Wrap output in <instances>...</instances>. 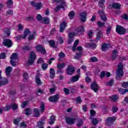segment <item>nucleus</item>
<instances>
[{
	"mask_svg": "<svg viewBox=\"0 0 128 128\" xmlns=\"http://www.w3.org/2000/svg\"><path fill=\"white\" fill-rule=\"evenodd\" d=\"M74 11H71L69 14H68V16L70 18V20H72L74 18Z\"/></svg>",
	"mask_w": 128,
	"mask_h": 128,
	"instance_id": "32",
	"label": "nucleus"
},
{
	"mask_svg": "<svg viewBox=\"0 0 128 128\" xmlns=\"http://www.w3.org/2000/svg\"><path fill=\"white\" fill-rule=\"evenodd\" d=\"M84 32V26H82L78 28L75 32L69 33L68 42L72 44V42H74V36H78V34H82Z\"/></svg>",
	"mask_w": 128,
	"mask_h": 128,
	"instance_id": "1",
	"label": "nucleus"
},
{
	"mask_svg": "<svg viewBox=\"0 0 128 128\" xmlns=\"http://www.w3.org/2000/svg\"><path fill=\"white\" fill-rule=\"evenodd\" d=\"M36 55L34 52H30V58L28 60V64H32L34 62V60H36Z\"/></svg>",
	"mask_w": 128,
	"mask_h": 128,
	"instance_id": "5",
	"label": "nucleus"
},
{
	"mask_svg": "<svg viewBox=\"0 0 128 128\" xmlns=\"http://www.w3.org/2000/svg\"><path fill=\"white\" fill-rule=\"evenodd\" d=\"M26 104H28V101L24 102L22 103V108H26Z\"/></svg>",
	"mask_w": 128,
	"mask_h": 128,
	"instance_id": "53",
	"label": "nucleus"
},
{
	"mask_svg": "<svg viewBox=\"0 0 128 128\" xmlns=\"http://www.w3.org/2000/svg\"><path fill=\"white\" fill-rule=\"evenodd\" d=\"M111 30H112V27L110 26H108L106 31V34H108V36L110 34Z\"/></svg>",
	"mask_w": 128,
	"mask_h": 128,
	"instance_id": "46",
	"label": "nucleus"
},
{
	"mask_svg": "<svg viewBox=\"0 0 128 128\" xmlns=\"http://www.w3.org/2000/svg\"><path fill=\"white\" fill-rule=\"evenodd\" d=\"M64 92L66 94H70V90L66 88L64 89Z\"/></svg>",
	"mask_w": 128,
	"mask_h": 128,
	"instance_id": "62",
	"label": "nucleus"
},
{
	"mask_svg": "<svg viewBox=\"0 0 128 128\" xmlns=\"http://www.w3.org/2000/svg\"><path fill=\"white\" fill-rule=\"evenodd\" d=\"M37 20L42 22V16L40 14H38L37 16Z\"/></svg>",
	"mask_w": 128,
	"mask_h": 128,
	"instance_id": "56",
	"label": "nucleus"
},
{
	"mask_svg": "<svg viewBox=\"0 0 128 128\" xmlns=\"http://www.w3.org/2000/svg\"><path fill=\"white\" fill-rule=\"evenodd\" d=\"M90 62H98V58L96 57H91L90 59Z\"/></svg>",
	"mask_w": 128,
	"mask_h": 128,
	"instance_id": "52",
	"label": "nucleus"
},
{
	"mask_svg": "<svg viewBox=\"0 0 128 128\" xmlns=\"http://www.w3.org/2000/svg\"><path fill=\"white\" fill-rule=\"evenodd\" d=\"M36 84H42V82H40V79L38 75L36 76Z\"/></svg>",
	"mask_w": 128,
	"mask_h": 128,
	"instance_id": "47",
	"label": "nucleus"
},
{
	"mask_svg": "<svg viewBox=\"0 0 128 128\" xmlns=\"http://www.w3.org/2000/svg\"><path fill=\"white\" fill-rule=\"evenodd\" d=\"M80 19L83 22H86V12H82V13H80Z\"/></svg>",
	"mask_w": 128,
	"mask_h": 128,
	"instance_id": "15",
	"label": "nucleus"
},
{
	"mask_svg": "<svg viewBox=\"0 0 128 128\" xmlns=\"http://www.w3.org/2000/svg\"><path fill=\"white\" fill-rule=\"evenodd\" d=\"M76 102L77 104H80L82 102V100L80 99V97H78L76 98Z\"/></svg>",
	"mask_w": 128,
	"mask_h": 128,
	"instance_id": "63",
	"label": "nucleus"
},
{
	"mask_svg": "<svg viewBox=\"0 0 128 128\" xmlns=\"http://www.w3.org/2000/svg\"><path fill=\"white\" fill-rule=\"evenodd\" d=\"M68 26V24L66 22H62L60 24V32H62L64 30H66V28Z\"/></svg>",
	"mask_w": 128,
	"mask_h": 128,
	"instance_id": "16",
	"label": "nucleus"
},
{
	"mask_svg": "<svg viewBox=\"0 0 128 128\" xmlns=\"http://www.w3.org/2000/svg\"><path fill=\"white\" fill-rule=\"evenodd\" d=\"M122 86H123V88H128V82H124L122 83Z\"/></svg>",
	"mask_w": 128,
	"mask_h": 128,
	"instance_id": "58",
	"label": "nucleus"
},
{
	"mask_svg": "<svg viewBox=\"0 0 128 128\" xmlns=\"http://www.w3.org/2000/svg\"><path fill=\"white\" fill-rule=\"evenodd\" d=\"M66 72L69 76H72L74 72V68L72 65L68 66L66 69Z\"/></svg>",
	"mask_w": 128,
	"mask_h": 128,
	"instance_id": "9",
	"label": "nucleus"
},
{
	"mask_svg": "<svg viewBox=\"0 0 128 128\" xmlns=\"http://www.w3.org/2000/svg\"><path fill=\"white\" fill-rule=\"evenodd\" d=\"M56 116H52L50 118V122H49L50 124H54Z\"/></svg>",
	"mask_w": 128,
	"mask_h": 128,
	"instance_id": "34",
	"label": "nucleus"
},
{
	"mask_svg": "<svg viewBox=\"0 0 128 128\" xmlns=\"http://www.w3.org/2000/svg\"><path fill=\"white\" fill-rule=\"evenodd\" d=\"M106 0H100L99 2V6L100 8H102V10H104V5Z\"/></svg>",
	"mask_w": 128,
	"mask_h": 128,
	"instance_id": "29",
	"label": "nucleus"
},
{
	"mask_svg": "<svg viewBox=\"0 0 128 128\" xmlns=\"http://www.w3.org/2000/svg\"><path fill=\"white\" fill-rule=\"evenodd\" d=\"M4 32L5 34H6L7 36H10V30L9 28L5 29Z\"/></svg>",
	"mask_w": 128,
	"mask_h": 128,
	"instance_id": "36",
	"label": "nucleus"
},
{
	"mask_svg": "<svg viewBox=\"0 0 128 128\" xmlns=\"http://www.w3.org/2000/svg\"><path fill=\"white\" fill-rule=\"evenodd\" d=\"M25 114L26 116H30V114H32V110L28 108L25 110Z\"/></svg>",
	"mask_w": 128,
	"mask_h": 128,
	"instance_id": "35",
	"label": "nucleus"
},
{
	"mask_svg": "<svg viewBox=\"0 0 128 128\" xmlns=\"http://www.w3.org/2000/svg\"><path fill=\"white\" fill-rule=\"evenodd\" d=\"M44 120H41L38 122V126L39 128H44Z\"/></svg>",
	"mask_w": 128,
	"mask_h": 128,
	"instance_id": "23",
	"label": "nucleus"
},
{
	"mask_svg": "<svg viewBox=\"0 0 128 128\" xmlns=\"http://www.w3.org/2000/svg\"><path fill=\"white\" fill-rule=\"evenodd\" d=\"M53 2H59V4H60V6H58L55 8L54 10L56 12L60 10V8L64 10V6H66V2L64 0H53Z\"/></svg>",
	"mask_w": 128,
	"mask_h": 128,
	"instance_id": "3",
	"label": "nucleus"
},
{
	"mask_svg": "<svg viewBox=\"0 0 128 128\" xmlns=\"http://www.w3.org/2000/svg\"><path fill=\"white\" fill-rule=\"evenodd\" d=\"M60 98V95L56 94L54 96H52L49 98V100L51 102H56Z\"/></svg>",
	"mask_w": 128,
	"mask_h": 128,
	"instance_id": "12",
	"label": "nucleus"
},
{
	"mask_svg": "<svg viewBox=\"0 0 128 128\" xmlns=\"http://www.w3.org/2000/svg\"><path fill=\"white\" fill-rule=\"evenodd\" d=\"M28 40H34V38H36V32H33L30 34V31L29 29H26L24 31V34L20 36L19 37H16V38L18 40L19 38H26L28 36Z\"/></svg>",
	"mask_w": 128,
	"mask_h": 128,
	"instance_id": "2",
	"label": "nucleus"
},
{
	"mask_svg": "<svg viewBox=\"0 0 128 128\" xmlns=\"http://www.w3.org/2000/svg\"><path fill=\"white\" fill-rule=\"evenodd\" d=\"M58 40H59V42L64 44V38L62 36H59L58 37Z\"/></svg>",
	"mask_w": 128,
	"mask_h": 128,
	"instance_id": "51",
	"label": "nucleus"
},
{
	"mask_svg": "<svg viewBox=\"0 0 128 128\" xmlns=\"http://www.w3.org/2000/svg\"><path fill=\"white\" fill-rule=\"evenodd\" d=\"M44 62V60L42 58H39L37 62V64H42Z\"/></svg>",
	"mask_w": 128,
	"mask_h": 128,
	"instance_id": "64",
	"label": "nucleus"
},
{
	"mask_svg": "<svg viewBox=\"0 0 128 128\" xmlns=\"http://www.w3.org/2000/svg\"><path fill=\"white\" fill-rule=\"evenodd\" d=\"M98 120H96V118L93 119V120L92 121V124H94V126L96 124H98Z\"/></svg>",
	"mask_w": 128,
	"mask_h": 128,
	"instance_id": "57",
	"label": "nucleus"
},
{
	"mask_svg": "<svg viewBox=\"0 0 128 128\" xmlns=\"http://www.w3.org/2000/svg\"><path fill=\"white\" fill-rule=\"evenodd\" d=\"M40 112H44V103H41L40 106Z\"/></svg>",
	"mask_w": 128,
	"mask_h": 128,
	"instance_id": "45",
	"label": "nucleus"
},
{
	"mask_svg": "<svg viewBox=\"0 0 128 128\" xmlns=\"http://www.w3.org/2000/svg\"><path fill=\"white\" fill-rule=\"evenodd\" d=\"M14 2H12V0H8L7 2V6L8 8H10L12 6Z\"/></svg>",
	"mask_w": 128,
	"mask_h": 128,
	"instance_id": "40",
	"label": "nucleus"
},
{
	"mask_svg": "<svg viewBox=\"0 0 128 128\" xmlns=\"http://www.w3.org/2000/svg\"><path fill=\"white\" fill-rule=\"evenodd\" d=\"M110 98L113 102H116L118 100V95H114L111 96Z\"/></svg>",
	"mask_w": 128,
	"mask_h": 128,
	"instance_id": "33",
	"label": "nucleus"
},
{
	"mask_svg": "<svg viewBox=\"0 0 128 128\" xmlns=\"http://www.w3.org/2000/svg\"><path fill=\"white\" fill-rule=\"evenodd\" d=\"M66 121L68 124H74L76 122V118H70V117H66L65 118Z\"/></svg>",
	"mask_w": 128,
	"mask_h": 128,
	"instance_id": "13",
	"label": "nucleus"
},
{
	"mask_svg": "<svg viewBox=\"0 0 128 128\" xmlns=\"http://www.w3.org/2000/svg\"><path fill=\"white\" fill-rule=\"evenodd\" d=\"M90 48H96V45L94 44V43H92L90 44Z\"/></svg>",
	"mask_w": 128,
	"mask_h": 128,
	"instance_id": "55",
	"label": "nucleus"
},
{
	"mask_svg": "<svg viewBox=\"0 0 128 128\" xmlns=\"http://www.w3.org/2000/svg\"><path fill=\"white\" fill-rule=\"evenodd\" d=\"M84 124V122H82V120H80L77 126L78 128H81L82 126V124Z\"/></svg>",
	"mask_w": 128,
	"mask_h": 128,
	"instance_id": "43",
	"label": "nucleus"
},
{
	"mask_svg": "<svg viewBox=\"0 0 128 128\" xmlns=\"http://www.w3.org/2000/svg\"><path fill=\"white\" fill-rule=\"evenodd\" d=\"M90 114L91 116H94V115L96 114V112L94 110H90Z\"/></svg>",
	"mask_w": 128,
	"mask_h": 128,
	"instance_id": "59",
	"label": "nucleus"
},
{
	"mask_svg": "<svg viewBox=\"0 0 128 128\" xmlns=\"http://www.w3.org/2000/svg\"><path fill=\"white\" fill-rule=\"evenodd\" d=\"M121 17L122 18H123V20H128V16L126 15V14H124L121 16Z\"/></svg>",
	"mask_w": 128,
	"mask_h": 128,
	"instance_id": "50",
	"label": "nucleus"
},
{
	"mask_svg": "<svg viewBox=\"0 0 128 128\" xmlns=\"http://www.w3.org/2000/svg\"><path fill=\"white\" fill-rule=\"evenodd\" d=\"M30 4L32 6H34V8H35L36 10H40V8H42V3L40 2L38 3H36L34 1H31Z\"/></svg>",
	"mask_w": 128,
	"mask_h": 128,
	"instance_id": "7",
	"label": "nucleus"
},
{
	"mask_svg": "<svg viewBox=\"0 0 128 128\" xmlns=\"http://www.w3.org/2000/svg\"><path fill=\"white\" fill-rule=\"evenodd\" d=\"M54 74L56 73L54 72V70L52 68H50V78H54Z\"/></svg>",
	"mask_w": 128,
	"mask_h": 128,
	"instance_id": "27",
	"label": "nucleus"
},
{
	"mask_svg": "<svg viewBox=\"0 0 128 128\" xmlns=\"http://www.w3.org/2000/svg\"><path fill=\"white\" fill-rule=\"evenodd\" d=\"M118 58V50H114L112 52V60H116Z\"/></svg>",
	"mask_w": 128,
	"mask_h": 128,
	"instance_id": "25",
	"label": "nucleus"
},
{
	"mask_svg": "<svg viewBox=\"0 0 128 128\" xmlns=\"http://www.w3.org/2000/svg\"><path fill=\"white\" fill-rule=\"evenodd\" d=\"M108 8H120V4L118 3H114L112 5H109Z\"/></svg>",
	"mask_w": 128,
	"mask_h": 128,
	"instance_id": "20",
	"label": "nucleus"
},
{
	"mask_svg": "<svg viewBox=\"0 0 128 128\" xmlns=\"http://www.w3.org/2000/svg\"><path fill=\"white\" fill-rule=\"evenodd\" d=\"M34 115L36 118L40 116V110L38 108L34 109Z\"/></svg>",
	"mask_w": 128,
	"mask_h": 128,
	"instance_id": "30",
	"label": "nucleus"
},
{
	"mask_svg": "<svg viewBox=\"0 0 128 128\" xmlns=\"http://www.w3.org/2000/svg\"><path fill=\"white\" fill-rule=\"evenodd\" d=\"M8 83V80L6 78H4L2 81H0V86H4V84H6Z\"/></svg>",
	"mask_w": 128,
	"mask_h": 128,
	"instance_id": "24",
	"label": "nucleus"
},
{
	"mask_svg": "<svg viewBox=\"0 0 128 128\" xmlns=\"http://www.w3.org/2000/svg\"><path fill=\"white\" fill-rule=\"evenodd\" d=\"M22 118H17L14 120V124H18V122H20Z\"/></svg>",
	"mask_w": 128,
	"mask_h": 128,
	"instance_id": "44",
	"label": "nucleus"
},
{
	"mask_svg": "<svg viewBox=\"0 0 128 128\" xmlns=\"http://www.w3.org/2000/svg\"><path fill=\"white\" fill-rule=\"evenodd\" d=\"M48 42H49V44H50V46H52V48H54V44H55L54 41L50 40V41H49Z\"/></svg>",
	"mask_w": 128,
	"mask_h": 128,
	"instance_id": "48",
	"label": "nucleus"
},
{
	"mask_svg": "<svg viewBox=\"0 0 128 128\" xmlns=\"http://www.w3.org/2000/svg\"><path fill=\"white\" fill-rule=\"evenodd\" d=\"M97 24L100 28H104V26H106L104 23L100 21L98 22Z\"/></svg>",
	"mask_w": 128,
	"mask_h": 128,
	"instance_id": "39",
	"label": "nucleus"
},
{
	"mask_svg": "<svg viewBox=\"0 0 128 128\" xmlns=\"http://www.w3.org/2000/svg\"><path fill=\"white\" fill-rule=\"evenodd\" d=\"M118 108L116 106H113L112 108V112H118Z\"/></svg>",
	"mask_w": 128,
	"mask_h": 128,
	"instance_id": "61",
	"label": "nucleus"
},
{
	"mask_svg": "<svg viewBox=\"0 0 128 128\" xmlns=\"http://www.w3.org/2000/svg\"><path fill=\"white\" fill-rule=\"evenodd\" d=\"M116 120L115 117H110L106 119V124L108 126H110V124H112L113 122Z\"/></svg>",
	"mask_w": 128,
	"mask_h": 128,
	"instance_id": "17",
	"label": "nucleus"
},
{
	"mask_svg": "<svg viewBox=\"0 0 128 128\" xmlns=\"http://www.w3.org/2000/svg\"><path fill=\"white\" fill-rule=\"evenodd\" d=\"M98 14H100L101 20L106 22V15L104 14V10H102L98 11Z\"/></svg>",
	"mask_w": 128,
	"mask_h": 128,
	"instance_id": "19",
	"label": "nucleus"
},
{
	"mask_svg": "<svg viewBox=\"0 0 128 128\" xmlns=\"http://www.w3.org/2000/svg\"><path fill=\"white\" fill-rule=\"evenodd\" d=\"M80 78V74H78L74 76H72L71 78V82H76Z\"/></svg>",
	"mask_w": 128,
	"mask_h": 128,
	"instance_id": "21",
	"label": "nucleus"
},
{
	"mask_svg": "<svg viewBox=\"0 0 128 128\" xmlns=\"http://www.w3.org/2000/svg\"><path fill=\"white\" fill-rule=\"evenodd\" d=\"M119 92L122 94H124L126 92H128V89H122L120 88L118 90Z\"/></svg>",
	"mask_w": 128,
	"mask_h": 128,
	"instance_id": "37",
	"label": "nucleus"
},
{
	"mask_svg": "<svg viewBox=\"0 0 128 128\" xmlns=\"http://www.w3.org/2000/svg\"><path fill=\"white\" fill-rule=\"evenodd\" d=\"M102 36V31H99L96 36V40H100Z\"/></svg>",
	"mask_w": 128,
	"mask_h": 128,
	"instance_id": "26",
	"label": "nucleus"
},
{
	"mask_svg": "<svg viewBox=\"0 0 128 128\" xmlns=\"http://www.w3.org/2000/svg\"><path fill=\"white\" fill-rule=\"evenodd\" d=\"M6 54L4 53H2L0 54V58H2V60L4 58H6Z\"/></svg>",
	"mask_w": 128,
	"mask_h": 128,
	"instance_id": "60",
	"label": "nucleus"
},
{
	"mask_svg": "<svg viewBox=\"0 0 128 128\" xmlns=\"http://www.w3.org/2000/svg\"><path fill=\"white\" fill-rule=\"evenodd\" d=\"M109 48H110V44H104L102 46V52H106V50H108Z\"/></svg>",
	"mask_w": 128,
	"mask_h": 128,
	"instance_id": "18",
	"label": "nucleus"
},
{
	"mask_svg": "<svg viewBox=\"0 0 128 128\" xmlns=\"http://www.w3.org/2000/svg\"><path fill=\"white\" fill-rule=\"evenodd\" d=\"M64 66H66V64H64V63L59 62L57 64V67L59 70H62V68H64Z\"/></svg>",
	"mask_w": 128,
	"mask_h": 128,
	"instance_id": "31",
	"label": "nucleus"
},
{
	"mask_svg": "<svg viewBox=\"0 0 128 128\" xmlns=\"http://www.w3.org/2000/svg\"><path fill=\"white\" fill-rule=\"evenodd\" d=\"M36 48L37 52H41V54H46V49L44 48V46H42V44L37 46L36 47Z\"/></svg>",
	"mask_w": 128,
	"mask_h": 128,
	"instance_id": "10",
	"label": "nucleus"
},
{
	"mask_svg": "<svg viewBox=\"0 0 128 128\" xmlns=\"http://www.w3.org/2000/svg\"><path fill=\"white\" fill-rule=\"evenodd\" d=\"M116 78H122L124 76V72L122 71V64L120 63L118 66V68L116 71Z\"/></svg>",
	"mask_w": 128,
	"mask_h": 128,
	"instance_id": "4",
	"label": "nucleus"
},
{
	"mask_svg": "<svg viewBox=\"0 0 128 128\" xmlns=\"http://www.w3.org/2000/svg\"><path fill=\"white\" fill-rule=\"evenodd\" d=\"M64 56H66L62 52H60L58 54L59 62H60V60L62 58H64Z\"/></svg>",
	"mask_w": 128,
	"mask_h": 128,
	"instance_id": "38",
	"label": "nucleus"
},
{
	"mask_svg": "<svg viewBox=\"0 0 128 128\" xmlns=\"http://www.w3.org/2000/svg\"><path fill=\"white\" fill-rule=\"evenodd\" d=\"M88 36H89V38H92L94 36V33H92V31H89L88 32Z\"/></svg>",
	"mask_w": 128,
	"mask_h": 128,
	"instance_id": "49",
	"label": "nucleus"
},
{
	"mask_svg": "<svg viewBox=\"0 0 128 128\" xmlns=\"http://www.w3.org/2000/svg\"><path fill=\"white\" fill-rule=\"evenodd\" d=\"M12 70V68L10 66H8L6 69V74L7 76H10V72Z\"/></svg>",
	"mask_w": 128,
	"mask_h": 128,
	"instance_id": "22",
	"label": "nucleus"
},
{
	"mask_svg": "<svg viewBox=\"0 0 128 128\" xmlns=\"http://www.w3.org/2000/svg\"><path fill=\"white\" fill-rule=\"evenodd\" d=\"M18 54L16 53H14L12 56L10 57V64L12 66H16V60H18Z\"/></svg>",
	"mask_w": 128,
	"mask_h": 128,
	"instance_id": "6",
	"label": "nucleus"
},
{
	"mask_svg": "<svg viewBox=\"0 0 128 128\" xmlns=\"http://www.w3.org/2000/svg\"><path fill=\"white\" fill-rule=\"evenodd\" d=\"M4 46H8V48H10L12 46V40L8 39H5L2 42Z\"/></svg>",
	"mask_w": 128,
	"mask_h": 128,
	"instance_id": "11",
	"label": "nucleus"
},
{
	"mask_svg": "<svg viewBox=\"0 0 128 128\" xmlns=\"http://www.w3.org/2000/svg\"><path fill=\"white\" fill-rule=\"evenodd\" d=\"M91 88L92 90L94 91V92H97L98 90V89L100 88V87H98V86L96 82H93L91 84Z\"/></svg>",
	"mask_w": 128,
	"mask_h": 128,
	"instance_id": "14",
	"label": "nucleus"
},
{
	"mask_svg": "<svg viewBox=\"0 0 128 128\" xmlns=\"http://www.w3.org/2000/svg\"><path fill=\"white\" fill-rule=\"evenodd\" d=\"M114 84V80H111L110 81H109L108 82L106 83V86H112Z\"/></svg>",
	"mask_w": 128,
	"mask_h": 128,
	"instance_id": "54",
	"label": "nucleus"
},
{
	"mask_svg": "<svg viewBox=\"0 0 128 128\" xmlns=\"http://www.w3.org/2000/svg\"><path fill=\"white\" fill-rule=\"evenodd\" d=\"M41 22H42L43 24H48V22H50V18L48 17L43 18Z\"/></svg>",
	"mask_w": 128,
	"mask_h": 128,
	"instance_id": "28",
	"label": "nucleus"
},
{
	"mask_svg": "<svg viewBox=\"0 0 128 128\" xmlns=\"http://www.w3.org/2000/svg\"><path fill=\"white\" fill-rule=\"evenodd\" d=\"M13 13L14 12L12 10H10L6 12V16H12Z\"/></svg>",
	"mask_w": 128,
	"mask_h": 128,
	"instance_id": "41",
	"label": "nucleus"
},
{
	"mask_svg": "<svg viewBox=\"0 0 128 128\" xmlns=\"http://www.w3.org/2000/svg\"><path fill=\"white\" fill-rule=\"evenodd\" d=\"M116 32L119 34H126V29L120 26H116Z\"/></svg>",
	"mask_w": 128,
	"mask_h": 128,
	"instance_id": "8",
	"label": "nucleus"
},
{
	"mask_svg": "<svg viewBox=\"0 0 128 128\" xmlns=\"http://www.w3.org/2000/svg\"><path fill=\"white\" fill-rule=\"evenodd\" d=\"M48 65L47 64H46V63L43 64L42 66V68L43 70H46L48 68Z\"/></svg>",
	"mask_w": 128,
	"mask_h": 128,
	"instance_id": "42",
	"label": "nucleus"
}]
</instances>
